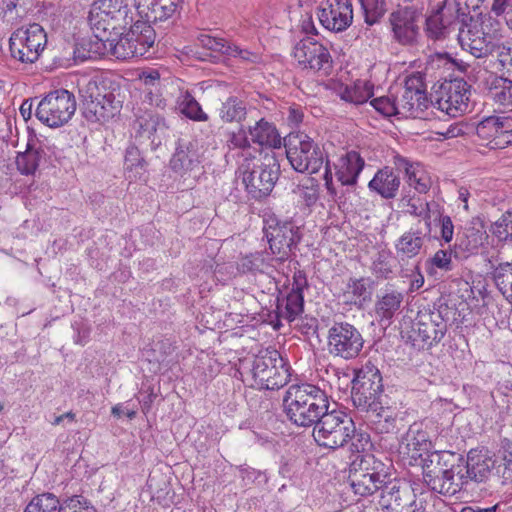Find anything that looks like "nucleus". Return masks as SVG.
<instances>
[{
	"mask_svg": "<svg viewBox=\"0 0 512 512\" xmlns=\"http://www.w3.org/2000/svg\"><path fill=\"white\" fill-rule=\"evenodd\" d=\"M424 13L399 7L390 14L394 39L401 45H414L420 35Z\"/></svg>",
	"mask_w": 512,
	"mask_h": 512,
	"instance_id": "b1692460",
	"label": "nucleus"
},
{
	"mask_svg": "<svg viewBox=\"0 0 512 512\" xmlns=\"http://www.w3.org/2000/svg\"><path fill=\"white\" fill-rule=\"evenodd\" d=\"M351 384L352 403L358 411L367 410L370 406L383 400L382 375L371 361H368L359 370H355Z\"/></svg>",
	"mask_w": 512,
	"mask_h": 512,
	"instance_id": "ddd939ff",
	"label": "nucleus"
},
{
	"mask_svg": "<svg viewBox=\"0 0 512 512\" xmlns=\"http://www.w3.org/2000/svg\"><path fill=\"white\" fill-rule=\"evenodd\" d=\"M309 286L306 273L303 270H296L292 277V286L285 296L279 292L277 296L276 318L277 321L285 319L288 322L294 321L304 311V289ZM280 322L274 325L280 327Z\"/></svg>",
	"mask_w": 512,
	"mask_h": 512,
	"instance_id": "5701e85b",
	"label": "nucleus"
},
{
	"mask_svg": "<svg viewBox=\"0 0 512 512\" xmlns=\"http://www.w3.org/2000/svg\"><path fill=\"white\" fill-rule=\"evenodd\" d=\"M267 264L263 252L250 253L239 260L238 270L244 274L255 273L262 271Z\"/></svg>",
	"mask_w": 512,
	"mask_h": 512,
	"instance_id": "5fc2aeb1",
	"label": "nucleus"
},
{
	"mask_svg": "<svg viewBox=\"0 0 512 512\" xmlns=\"http://www.w3.org/2000/svg\"><path fill=\"white\" fill-rule=\"evenodd\" d=\"M366 24L377 23L386 13L385 0H359Z\"/></svg>",
	"mask_w": 512,
	"mask_h": 512,
	"instance_id": "8fccbe9b",
	"label": "nucleus"
},
{
	"mask_svg": "<svg viewBox=\"0 0 512 512\" xmlns=\"http://www.w3.org/2000/svg\"><path fill=\"white\" fill-rule=\"evenodd\" d=\"M373 96V86L368 83H355L353 87L346 86L341 98L356 105L366 103Z\"/></svg>",
	"mask_w": 512,
	"mask_h": 512,
	"instance_id": "de8ad7c7",
	"label": "nucleus"
},
{
	"mask_svg": "<svg viewBox=\"0 0 512 512\" xmlns=\"http://www.w3.org/2000/svg\"><path fill=\"white\" fill-rule=\"evenodd\" d=\"M124 164L127 170L142 174L146 171L148 163L142 156L139 148L130 144L125 151Z\"/></svg>",
	"mask_w": 512,
	"mask_h": 512,
	"instance_id": "864d4df0",
	"label": "nucleus"
},
{
	"mask_svg": "<svg viewBox=\"0 0 512 512\" xmlns=\"http://www.w3.org/2000/svg\"><path fill=\"white\" fill-rule=\"evenodd\" d=\"M482 0H455V21L461 26H468L474 19L481 15Z\"/></svg>",
	"mask_w": 512,
	"mask_h": 512,
	"instance_id": "a18cd8bd",
	"label": "nucleus"
},
{
	"mask_svg": "<svg viewBox=\"0 0 512 512\" xmlns=\"http://www.w3.org/2000/svg\"><path fill=\"white\" fill-rule=\"evenodd\" d=\"M362 412L367 414L369 425L376 433L388 434L395 431L397 412L392 407L384 405L383 400Z\"/></svg>",
	"mask_w": 512,
	"mask_h": 512,
	"instance_id": "7c9ffc66",
	"label": "nucleus"
},
{
	"mask_svg": "<svg viewBox=\"0 0 512 512\" xmlns=\"http://www.w3.org/2000/svg\"><path fill=\"white\" fill-rule=\"evenodd\" d=\"M452 255L454 256L453 247L450 249H440L432 257L425 261V270L429 275L436 274L439 269L449 272L453 269Z\"/></svg>",
	"mask_w": 512,
	"mask_h": 512,
	"instance_id": "49530a36",
	"label": "nucleus"
},
{
	"mask_svg": "<svg viewBox=\"0 0 512 512\" xmlns=\"http://www.w3.org/2000/svg\"><path fill=\"white\" fill-rule=\"evenodd\" d=\"M328 352L344 360L356 358L364 346V339L358 328L348 322H334L327 335Z\"/></svg>",
	"mask_w": 512,
	"mask_h": 512,
	"instance_id": "f3484780",
	"label": "nucleus"
},
{
	"mask_svg": "<svg viewBox=\"0 0 512 512\" xmlns=\"http://www.w3.org/2000/svg\"><path fill=\"white\" fill-rule=\"evenodd\" d=\"M181 112L188 118L194 121H206L208 115L203 112L200 104L189 93H186L180 104Z\"/></svg>",
	"mask_w": 512,
	"mask_h": 512,
	"instance_id": "6e6d98bb",
	"label": "nucleus"
},
{
	"mask_svg": "<svg viewBox=\"0 0 512 512\" xmlns=\"http://www.w3.org/2000/svg\"><path fill=\"white\" fill-rule=\"evenodd\" d=\"M134 12L125 0H97L92 4L88 21L91 29L112 34V30L126 31Z\"/></svg>",
	"mask_w": 512,
	"mask_h": 512,
	"instance_id": "f8f14e48",
	"label": "nucleus"
},
{
	"mask_svg": "<svg viewBox=\"0 0 512 512\" xmlns=\"http://www.w3.org/2000/svg\"><path fill=\"white\" fill-rule=\"evenodd\" d=\"M110 82L100 76H83L77 81L83 117L91 123H104L120 112L122 102L117 99Z\"/></svg>",
	"mask_w": 512,
	"mask_h": 512,
	"instance_id": "f03ea898",
	"label": "nucleus"
},
{
	"mask_svg": "<svg viewBox=\"0 0 512 512\" xmlns=\"http://www.w3.org/2000/svg\"><path fill=\"white\" fill-rule=\"evenodd\" d=\"M464 46L467 47L465 49L475 58H484L491 55L493 49V42L488 40L486 36H477L474 38H470L469 42L466 43Z\"/></svg>",
	"mask_w": 512,
	"mask_h": 512,
	"instance_id": "4d7b16f0",
	"label": "nucleus"
},
{
	"mask_svg": "<svg viewBox=\"0 0 512 512\" xmlns=\"http://www.w3.org/2000/svg\"><path fill=\"white\" fill-rule=\"evenodd\" d=\"M228 144L230 147L242 149L241 155L250 153V141L246 135L245 130L241 127L238 132H233L230 134L228 139Z\"/></svg>",
	"mask_w": 512,
	"mask_h": 512,
	"instance_id": "338daca9",
	"label": "nucleus"
},
{
	"mask_svg": "<svg viewBox=\"0 0 512 512\" xmlns=\"http://www.w3.org/2000/svg\"><path fill=\"white\" fill-rule=\"evenodd\" d=\"M176 349V345L169 338H161L153 341L151 348L146 351V358L151 363L169 367L177 362Z\"/></svg>",
	"mask_w": 512,
	"mask_h": 512,
	"instance_id": "58836bf2",
	"label": "nucleus"
},
{
	"mask_svg": "<svg viewBox=\"0 0 512 512\" xmlns=\"http://www.w3.org/2000/svg\"><path fill=\"white\" fill-rule=\"evenodd\" d=\"M201 163L198 144L196 141L188 139H178L175 152L170 159V168L173 172L184 176Z\"/></svg>",
	"mask_w": 512,
	"mask_h": 512,
	"instance_id": "cd10ccee",
	"label": "nucleus"
},
{
	"mask_svg": "<svg viewBox=\"0 0 512 512\" xmlns=\"http://www.w3.org/2000/svg\"><path fill=\"white\" fill-rule=\"evenodd\" d=\"M491 275L502 295L512 303V263H500L491 266Z\"/></svg>",
	"mask_w": 512,
	"mask_h": 512,
	"instance_id": "c03bdc74",
	"label": "nucleus"
},
{
	"mask_svg": "<svg viewBox=\"0 0 512 512\" xmlns=\"http://www.w3.org/2000/svg\"><path fill=\"white\" fill-rule=\"evenodd\" d=\"M247 114L246 104L243 100L236 96H229L222 102L219 108V116L224 122L241 123Z\"/></svg>",
	"mask_w": 512,
	"mask_h": 512,
	"instance_id": "79ce46f5",
	"label": "nucleus"
},
{
	"mask_svg": "<svg viewBox=\"0 0 512 512\" xmlns=\"http://www.w3.org/2000/svg\"><path fill=\"white\" fill-rule=\"evenodd\" d=\"M282 401L287 419L299 427H314L330 407L327 393L308 382L290 385Z\"/></svg>",
	"mask_w": 512,
	"mask_h": 512,
	"instance_id": "f257e3e1",
	"label": "nucleus"
},
{
	"mask_svg": "<svg viewBox=\"0 0 512 512\" xmlns=\"http://www.w3.org/2000/svg\"><path fill=\"white\" fill-rule=\"evenodd\" d=\"M379 504L384 512H424L412 484L396 478H391L382 490Z\"/></svg>",
	"mask_w": 512,
	"mask_h": 512,
	"instance_id": "6ab92c4d",
	"label": "nucleus"
},
{
	"mask_svg": "<svg viewBox=\"0 0 512 512\" xmlns=\"http://www.w3.org/2000/svg\"><path fill=\"white\" fill-rule=\"evenodd\" d=\"M400 183L399 171L385 166L375 173L368 183V188L384 199H393L397 195Z\"/></svg>",
	"mask_w": 512,
	"mask_h": 512,
	"instance_id": "473e14b6",
	"label": "nucleus"
},
{
	"mask_svg": "<svg viewBox=\"0 0 512 512\" xmlns=\"http://www.w3.org/2000/svg\"><path fill=\"white\" fill-rule=\"evenodd\" d=\"M404 300V294L392 288H386L377 295L375 315L380 324L390 325L394 316L399 312Z\"/></svg>",
	"mask_w": 512,
	"mask_h": 512,
	"instance_id": "2f4dec72",
	"label": "nucleus"
},
{
	"mask_svg": "<svg viewBox=\"0 0 512 512\" xmlns=\"http://www.w3.org/2000/svg\"><path fill=\"white\" fill-rule=\"evenodd\" d=\"M391 253L389 251L382 250L378 252L375 260L372 263V272L378 277L388 279L393 273L391 265Z\"/></svg>",
	"mask_w": 512,
	"mask_h": 512,
	"instance_id": "13d9d810",
	"label": "nucleus"
},
{
	"mask_svg": "<svg viewBox=\"0 0 512 512\" xmlns=\"http://www.w3.org/2000/svg\"><path fill=\"white\" fill-rule=\"evenodd\" d=\"M374 285L375 282L371 278H350L347 284V293L352 294L355 298L361 301H366L371 298Z\"/></svg>",
	"mask_w": 512,
	"mask_h": 512,
	"instance_id": "3c124183",
	"label": "nucleus"
},
{
	"mask_svg": "<svg viewBox=\"0 0 512 512\" xmlns=\"http://www.w3.org/2000/svg\"><path fill=\"white\" fill-rule=\"evenodd\" d=\"M115 38H111V35H107V46L108 53L116 57L119 60H127L131 58H138L137 48L128 39L126 31L112 30Z\"/></svg>",
	"mask_w": 512,
	"mask_h": 512,
	"instance_id": "a19ab883",
	"label": "nucleus"
},
{
	"mask_svg": "<svg viewBox=\"0 0 512 512\" xmlns=\"http://www.w3.org/2000/svg\"><path fill=\"white\" fill-rule=\"evenodd\" d=\"M495 102L500 105H512V80L506 78H495L490 89Z\"/></svg>",
	"mask_w": 512,
	"mask_h": 512,
	"instance_id": "09e8293b",
	"label": "nucleus"
},
{
	"mask_svg": "<svg viewBox=\"0 0 512 512\" xmlns=\"http://www.w3.org/2000/svg\"><path fill=\"white\" fill-rule=\"evenodd\" d=\"M356 432L355 423L350 416L340 410L327 412L315 424L313 437L324 448L336 450L344 447Z\"/></svg>",
	"mask_w": 512,
	"mask_h": 512,
	"instance_id": "1a4fd4ad",
	"label": "nucleus"
},
{
	"mask_svg": "<svg viewBox=\"0 0 512 512\" xmlns=\"http://www.w3.org/2000/svg\"><path fill=\"white\" fill-rule=\"evenodd\" d=\"M126 35L137 48L138 56L144 58L150 57L149 51L154 46L156 38H162L155 27L140 19H133L132 23L127 25Z\"/></svg>",
	"mask_w": 512,
	"mask_h": 512,
	"instance_id": "c85d7f7f",
	"label": "nucleus"
},
{
	"mask_svg": "<svg viewBox=\"0 0 512 512\" xmlns=\"http://www.w3.org/2000/svg\"><path fill=\"white\" fill-rule=\"evenodd\" d=\"M237 171L248 196L259 201L271 194L280 176V164L273 152L262 158L243 153Z\"/></svg>",
	"mask_w": 512,
	"mask_h": 512,
	"instance_id": "7ed1b4c3",
	"label": "nucleus"
},
{
	"mask_svg": "<svg viewBox=\"0 0 512 512\" xmlns=\"http://www.w3.org/2000/svg\"><path fill=\"white\" fill-rule=\"evenodd\" d=\"M247 374L253 380L252 387L266 390H276L283 387L289 377L288 367L275 349H267L255 356Z\"/></svg>",
	"mask_w": 512,
	"mask_h": 512,
	"instance_id": "9b49d317",
	"label": "nucleus"
},
{
	"mask_svg": "<svg viewBox=\"0 0 512 512\" xmlns=\"http://www.w3.org/2000/svg\"><path fill=\"white\" fill-rule=\"evenodd\" d=\"M487 238L488 235L482 223L471 222V225L465 227L463 232L457 234L453 245L454 257L462 260L476 254Z\"/></svg>",
	"mask_w": 512,
	"mask_h": 512,
	"instance_id": "bb28decb",
	"label": "nucleus"
},
{
	"mask_svg": "<svg viewBox=\"0 0 512 512\" xmlns=\"http://www.w3.org/2000/svg\"><path fill=\"white\" fill-rule=\"evenodd\" d=\"M463 456L449 451H433L422 460L423 482L427 488L442 495L459 492L457 482L458 462Z\"/></svg>",
	"mask_w": 512,
	"mask_h": 512,
	"instance_id": "423d86ee",
	"label": "nucleus"
},
{
	"mask_svg": "<svg viewBox=\"0 0 512 512\" xmlns=\"http://www.w3.org/2000/svg\"><path fill=\"white\" fill-rule=\"evenodd\" d=\"M133 128L136 139L149 140L151 149L156 150L167 137L169 125L162 115L145 111L135 119Z\"/></svg>",
	"mask_w": 512,
	"mask_h": 512,
	"instance_id": "a878e982",
	"label": "nucleus"
},
{
	"mask_svg": "<svg viewBox=\"0 0 512 512\" xmlns=\"http://www.w3.org/2000/svg\"><path fill=\"white\" fill-rule=\"evenodd\" d=\"M510 123V117L505 116H488L483 118L476 126V134L478 137L488 140L491 148L494 146V142L499 140L503 129H508Z\"/></svg>",
	"mask_w": 512,
	"mask_h": 512,
	"instance_id": "ea45409f",
	"label": "nucleus"
},
{
	"mask_svg": "<svg viewBox=\"0 0 512 512\" xmlns=\"http://www.w3.org/2000/svg\"><path fill=\"white\" fill-rule=\"evenodd\" d=\"M24 512H97L91 502L82 495L58 497L51 492L35 495Z\"/></svg>",
	"mask_w": 512,
	"mask_h": 512,
	"instance_id": "412c9836",
	"label": "nucleus"
},
{
	"mask_svg": "<svg viewBox=\"0 0 512 512\" xmlns=\"http://www.w3.org/2000/svg\"><path fill=\"white\" fill-rule=\"evenodd\" d=\"M449 310L441 299L418 310L407 337L413 348L430 350L441 342L448 331Z\"/></svg>",
	"mask_w": 512,
	"mask_h": 512,
	"instance_id": "39448f33",
	"label": "nucleus"
},
{
	"mask_svg": "<svg viewBox=\"0 0 512 512\" xmlns=\"http://www.w3.org/2000/svg\"><path fill=\"white\" fill-rule=\"evenodd\" d=\"M307 183L309 184L298 185L294 192L305 201L307 206H311L318 200L319 185L314 179H308Z\"/></svg>",
	"mask_w": 512,
	"mask_h": 512,
	"instance_id": "0e129e2a",
	"label": "nucleus"
},
{
	"mask_svg": "<svg viewBox=\"0 0 512 512\" xmlns=\"http://www.w3.org/2000/svg\"><path fill=\"white\" fill-rule=\"evenodd\" d=\"M396 170L403 171L409 186L419 193H427L431 187V179L419 164H412L406 158L397 155L394 157Z\"/></svg>",
	"mask_w": 512,
	"mask_h": 512,
	"instance_id": "f704fd0d",
	"label": "nucleus"
},
{
	"mask_svg": "<svg viewBox=\"0 0 512 512\" xmlns=\"http://www.w3.org/2000/svg\"><path fill=\"white\" fill-rule=\"evenodd\" d=\"M263 232L271 253L279 262H284L295 255L303 236L300 227L294 221L281 220L275 215L264 220Z\"/></svg>",
	"mask_w": 512,
	"mask_h": 512,
	"instance_id": "9d476101",
	"label": "nucleus"
},
{
	"mask_svg": "<svg viewBox=\"0 0 512 512\" xmlns=\"http://www.w3.org/2000/svg\"><path fill=\"white\" fill-rule=\"evenodd\" d=\"M470 85L463 78L444 80L433 86L430 102L441 111L456 117L468 110Z\"/></svg>",
	"mask_w": 512,
	"mask_h": 512,
	"instance_id": "dca6fc26",
	"label": "nucleus"
},
{
	"mask_svg": "<svg viewBox=\"0 0 512 512\" xmlns=\"http://www.w3.org/2000/svg\"><path fill=\"white\" fill-rule=\"evenodd\" d=\"M46 157V152L37 139L29 138L26 150L19 152L16 157V166L22 175H34L40 162Z\"/></svg>",
	"mask_w": 512,
	"mask_h": 512,
	"instance_id": "c9c22d12",
	"label": "nucleus"
},
{
	"mask_svg": "<svg viewBox=\"0 0 512 512\" xmlns=\"http://www.w3.org/2000/svg\"><path fill=\"white\" fill-rule=\"evenodd\" d=\"M447 9L446 5L444 4L442 7H440L436 13L429 16L425 20L426 24V34L428 37L433 39H442L446 37L447 30L450 25L457 23L455 19L447 20L445 18L444 11Z\"/></svg>",
	"mask_w": 512,
	"mask_h": 512,
	"instance_id": "37998d69",
	"label": "nucleus"
},
{
	"mask_svg": "<svg viewBox=\"0 0 512 512\" xmlns=\"http://www.w3.org/2000/svg\"><path fill=\"white\" fill-rule=\"evenodd\" d=\"M390 464L373 454L357 455L349 468V482L355 494L369 496L385 488L391 480Z\"/></svg>",
	"mask_w": 512,
	"mask_h": 512,
	"instance_id": "0eeeda50",
	"label": "nucleus"
},
{
	"mask_svg": "<svg viewBox=\"0 0 512 512\" xmlns=\"http://www.w3.org/2000/svg\"><path fill=\"white\" fill-rule=\"evenodd\" d=\"M364 165V159L358 152H347L345 156L339 159V163L335 165L337 180L345 186L355 185Z\"/></svg>",
	"mask_w": 512,
	"mask_h": 512,
	"instance_id": "72a5a7b5",
	"label": "nucleus"
},
{
	"mask_svg": "<svg viewBox=\"0 0 512 512\" xmlns=\"http://www.w3.org/2000/svg\"><path fill=\"white\" fill-rule=\"evenodd\" d=\"M492 233L500 241H509L512 243V211L506 212L494 223Z\"/></svg>",
	"mask_w": 512,
	"mask_h": 512,
	"instance_id": "bf43d9fd",
	"label": "nucleus"
},
{
	"mask_svg": "<svg viewBox=\"0 0 512 512\" xmlns=\"http://www.w3.org/2000/svg\"><path fill=\"white\" fill-rule=\"evenodd\" d=\"M45 44L46 34L39 24L15 30L9 39L11 56L22 63L37 61Z\"/></svg>",
	"mask_w": 512,
	"mask_h": 512,
	"instance_id": "a211bd4d",
	"label": "nucleus"
},
{
	"mask_svg": "<svg viewBox=\"0 0 512 512\" xmlns=\"http://www.w3.org/2000/svg\"><path fill=\"white\" fill-rule=\"evenodd\" d=\"M225 51H226V56L240 58L241 60L246 61V62L255 63L258 59L257 54H255L247 49H242L239 46H237L236 44H233L230 42H229L228 48H226Z\"/></svg>",
	"mask_w": 512,
	"mask_h": 512,
	"instance_id": "774afa93",
	"label": "nucleus"
},
{
	"mask_svg": "<svg viewBox=\"0 0 512 512\" xmlns=\"http://www.w3.org/2000/svg\"><path fill=\"white\" fill-rule=\"evenodd\" d=\"M283 141L286 157L296 172L315 174L327 160L323 148L303 132H290Z\"/></svg>",
	"mask_w": 512,
	"mask_h": 512,
	"instance_id": "6e6552de",
	"label": "nucleus"
},
{
	"mask_svg": "<svg viewBox=\"0 0 512 512\" xmlns=\"http://www.w3.org/2000/svg\"><path fill=\"white\" fill-rule=\"evenodd\" d=\"M292 9L293 14H299L301 29L306 34H317L313 22L315 10L319 22L329 31H343L352 23L353 19L352 5L348 0L327 1L323 6H318L316 0H297Z\"/></svg>",
	"mask_w": 512,
	"mask_h": 512,
	"instance_id": "20e7f679",
	"label": "nucleus"
},
{
	"mask_svg": "<svg viewBox=\"0 0 512 512\" xmlns=\"http://www.w3.org/2000/svg\"><path fill=\"white\" fill-rule=\"evenodd\" d=\"M370 104L377 112L385 117L400 115L396 98L388 96L373 98Z\"/></svg>",
	"mask_w": 512,
	"mask_h": 512,
	"instance_id": "680f3d73",
	"label": "nucleus"
},
{
	"mask_svg": "<svg viewBox=\"0 0 512 512\" xmlns=\"http://www.w3.org/2000/svg\"><path fill=\"white\" fill-rule=\"evenodd\" d=\"M93 36L82 38L76 43L73 50V58L75 62H84L90 59H97L108 53L107 35L105 31L92 29Z\"/></svg>",
	"mask_w": 512,
	"mask_h": 512,
	"instance_id": "c756f323",
	"label": "nucleus"
},
{
	"mask_svg": "<svg viewBox=\"0 0 512 512\" xmlns=\"http://www.w3.org/2000/svg\"><path fill=\"white\" fill-rule=\"evenodd\" d=\"M248 132L251 141L260 146L280 148L282 145V138L276 127L265 119H260L253 127H249Z\"/></svg>",
	"mask_w": 512,
	"mask_h": 512,
	"instance_id": "4c0bfd02",
	"label": "nucleus"
},
{
	"mask_svg": "<svg viewBox=\"0 0 512 512\" xmlns=\"http://www.w3.org/2000/svg\"><path fill=\"white\" fill-rule=\"evenodd\" d=\"M76 99L72 92L57 89L46 94L38 103L35 115L51 128L66 124L76 111Z\"/></svg>",
	"mask_w": 512,
	"mask_h": 512,
	"instance_id": "2eb2a0df",
	"label": "nucleus"
},
{
	"mask_svg": "<svg viewBox=\"0 0 512 512\" xmlns=\"http://www.w3.org/2000/svg\"><path fill=\"white\" fill-rule=\"evenodd\" d=\"M179 1L134 0V5L139 19L155 27L161 37H164L174 27Z\"/></svg>",
	"mask_w": 512,
	"mask_h": 512,
	"instance_id": "aec40b11",
	"label": "nucleus"
},
{
	"mask_svg": "<svg viewBox=\"0 0 512 512\" xmlns=\"http://www.w3.org/2000/svg\"><path fill=\"white\" fill-rule=\"evenodd\" d=\"M293 56L303 68H309L323 75H329L333 69V60L328 48L311 36L297 42Z\"/></svg>",
	"mask_w": 512,
	"mask_h": 512,
	"instance_id": "4be33fe9",
	"label": "nucleus"
},
{
	"mask_svg": "<svg viewBox=\"0 0 512 512\" xmlns=\"http://www.w3.org/2000/svg\"><path fill=\"white\" fill-rule=\"evenodd\" d=\"M400 115L418 117L429 106L425 84L419 75L406 78L401 95L396 98Z\"/></svg>",
	"mask_w": 512,
	"mask_h": 512,
	"instance_id": "393cba45",
	"label": "nucleus"
},
{
	"mask_svg": "<svg viewBox=\"0 0 512 512\" xmlns=\"http://www.w3.org/2000/svg\"><path fill=\"white\" fill-rule=\"evenodd\" d=\"M503 453L502 463L497 467V473L504 481H512V437H503L500 441Z\"/></svg>",
	"mask_w": 512,
	"mask_h": 512,
	"instance_id": "603ef678",
	"label": "nucleus"
},
{
	"mask_svg": "<svg viewBox=\"0 0 512 512\" xmlns=\"http://www.w3.org/2000/svg\"><path fill=\"white\" fill-rule=\"evenodd\" d=\"M427 233L420 230H409L403 233L395 243V250L400 260L412 259L420 254Z\"/></svg>",
	"mask_w": 512,
	"mask_h": 512,
	"instance_id": "e433bc0d",
	"label": "nucleus"
},
{
	"mask_svg": "<svg viewBox=\"0 0 512 512\" xmlns=\"http://www.w3.org/2000/svg\"><path fill=\"white\" fill-rule=\"evenodd\" d=\"M198 41L203 48L214 52H219L222 55H226L225 49L229 46V42H227L225 39L213 37L207 34L200 35L198 37Z\"/></svg>",
	"mask_w": 512,
	"mask_h": 512,
	"instance_id": "69168bd1",
	"label": "nucleus"
},
{
	"mask_svg": "<svg viewBox=\"0 0 512 512\" xmlns=\"http://www.w3.org/2000/svg\"><path fill=\"white\" fill-rule=\"evenodd\" d=\"M408 447L412 446L413 450L419 452V456H421V452H428L431 448V441L428 439V435L425 431L415 429V425L411 426L408 431Z\"/></svg>",
	"mask_w": 512,
	"mask_h": 512,
	"instance_id": "052dcab7",
	"label": "nucleus"
},
{
	"mask_svg": "<svg viewBox=\"0 0 512 512\" xmlns=\"http://www.w3.org/2000/svg\"><path fill=\"white\" fill-rule=\"evenodd\" d=\"M458 462L457 482L460 491H468L480 484H486L493 475L496 459L487 449H471Z\"/></svg>",
	"mask_w": 512,
	"mask_h": 512,
	"instance_id": "4468645a",
	"label": "nucleus"
},
{
	"mask_svg": "<svg viewBox=\"0 0 512 512\" xmlns=\"http://www.w3.org/2000/svg\"><path fill=\"white\" fill-rule=\"evenodd\" d=\"M512 54V39L493 43V49L491 56H495L499 65L502 68L511 67L512 68V58L510 55Z\"/></svg>",
	"mask_w": 512,
	"mask_h": 512,
	"instance_id": "e2e57ef3",
	"label": "nucleus"
}]
</instances>
